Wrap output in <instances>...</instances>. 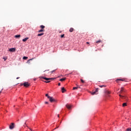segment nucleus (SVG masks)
Returning <instances> with one entry per match:
<instances>
[{"instance_id":"9b49d317","label":"nucleus","mask_w":131,"mask_h":131,"mask_svg":"<svg viewBox=\"0 0 131 131\" xmlns=\"http://www.w3.org/2000/svg\"><path fill=\"white\" fill-rule=\"evenodd\" d=\"M45 32V29H41L40 30H39L38 31V32L39 33H40V32Z\"/></svg>"},{"instance_id":"b1692460","label":"nucleus","mask_w":131,"mask_h":131,"mask_svg":"<svg viewBox=\"0 0 131 131\" xmlns=\"http://www.w3.org/2000/svg\"><path fill=\"white\" fill-rule=\"evenodd\" d=\"M122 106L123 107H125V106H126V103H123Z\"/></svg>"},{"instance_id":"39448f33","label":"nucleus","mask_w":131,"mask_h":131,"mask_svg":"<svg viewBox=\"0 0 131 131\" xmlns=\"http://www.w3.org/2000/svg\"><path fill=\"white\" fill-rule=\"evenodd\" d=\"M98 92H99V89L97 88L94 92H91V94L93 96H94V95H98Z\"/></svg>"},{"instance_id":"ea45409f","label":"nucleus","mask_w":131,"mask_h":131,"mask_svg":"<svg viewBox=\"0 0 131 131\" xmlns=\"http://www.w3.org/2000/svg\"><path fill=\"white\" fill-rule=\"evenodd\" d=\"M57 128H55L54 129H56Z\"/></svg>"},{"instance_id":"6e6552de","label":"nucleus","mask_w":131,"mask_h":131,"mask_svg":"<svg viewBox=\"0 0 131 131\" xmlns=\"http://www.w3.org/2000/svg\"><path fill=\"white\" fill-rule=\"evenodd\" d=\"M66 107L68 108V109H71V105L70 104H66Z\"/></svg>"},{"instance_id":"4468645a","label":"nucleus","mask_w":131,"mask_h":131,"mask_svg":"<svg viewBox=\"0 0 131 131\" xmlns=\"http://www.w3.org/2000/svg\"><path fill=\"white\" fill-rule=\"evenodd\" d=\"M74 30V29L73 28H71L70 29V30H69V31H70V32H73V31Z\"/></svg>"},{"instance_id":"7ed1b4c3","label":"nucleus","mask_w":131,"mask_h":131,"mask_svg":"<svg viewBox=\"0 0 131 131\" xmlns=\"http://www.w3.org/2000/svg\"><path fill=\"white\" fill-rule=\"evenodd\" d=\"M49 99L51 103H55L57 102V100L55 99L54 98H53V97H50Z\"/></svg>"},{"instance_id":"f3484780","label":"nucleus","mask_w":131,"mask_h":131,"mask_svg":"<svg viewBox=\"0 0 131 131\" xmlns=\"http://www.w3.org/2000/svg\"><path fill=\"white\" fill-rule=\"evenodd\" d=\"M3 60H4V61H6V60L8 59V57H3Z\"/></svg>"},{"instance_id":"aec40b11","label":"nucleus","mask_w":131,"mask_h":131,"mask_svg":"<svg viewBox=\"0 0 131 131\" xmlns=\"http://www.w3.org/2000/svg\"><path fill=\"white\" fill-rule=\"evenodd\" d=\"M23 59H24V60H27V59H28V57H26V56H24V57H23Z\"/></svg>"},{"instance_id":"2f4dec72","label":"nucleus","mask_w":131,"mask_h":131,"mask_svg":"<svg viewBox=\"0 0 131 131\" xmlns=\"http://www.w3.org/2000/svg\"><path fill=\"white\" fill-rule=\"evenodd\" d=\"M29 129H30L31 131H32V129L30 128H29Z\"/></svg>"},{"instance_id":"58836bf2","label":"nucleus","mask_w":131,"mask_h":131,"mask_svg":"<svg viewBox=\"0 0 131 131\" xmlns=\"http://www.w3.org/2000/svg\"><path fill=\"white\" fill-rule=\"evenodd\" d=\"M52 73H53V72H54V71H52V72H51Z\"/></svg>"},{"instance_id":"423d86ee","label":"nucleus","mask_w":131,"mask_h":131,"mask_svg":"<svg viewBox=\"0 0 131 131\" xmlns=\"http://www.w3.org/2000/svg\"><path fill=\"white\" fill-rule=\"evenodd\" d=\"M15 127V123H11V125L9 126L10 129H13Z\"/></svg>"},{"instance_id":"9d476101","label":"nucleus","mask_w":131,"mask_h":131,"mask_svg":"<svg viewBox=\"0 0 131 131\" xmlns=\"http://www.w3.org/2000/svg\"><path fill=\"white\" fill-rule=\"evenodd\" d=\"M61 92L62 93H65L66 92V89L64 87L61 88Z\"/></svg>"},{"instance_id":"f8f14e48","label":"nucleus","mask_w":131,"mask_h":131,"mask_svg":"<svg viewBox=\"0 0 131 131\" xmlns=\"http://www.w3.org/2000/svg\"><path fill=\"white\" fill-rule=\"evenodd\" d=\"M33 59H34V58H31V59L28 60L27 61V63L28 64H30V61H32V60H33Z\"/></svg>"},{"instance_id":"e433bc0d","label":"nucleus","mask_w":131,"mask_h":131,"mask_svg":"<svg viewBox=\"0 0 131 131\" xmlns=\"http://www.w3.org/2000/svg\"><path fill=\"white\" fill-rule=\"evenodd\" d=\"M57 117H59V115H57Z\"/></svg>"},{"instance_id":"f257e3e1","label":"nucleus","mask_w":131,"mask_h":131,"mask_svg":"<svg viewBox=\"0 0 131 131\" xmlns=\"http://www.w3.org/2000/svg\"><path fill=\"white\" fill-rule=\"evenodd\" d=\"M41 78H42L43 79H45V80L44 82H46V83H49V82H51V81L50 80H53V79H55V78H46V77H41Z\"/></svg>"},{"instance_id":"20e7f679","label":"nucleus","mask_w":131,"mask_h":131,"mask_svg":"<svg viewBox=\"0 0 131 131\" xmlns=\"http://www.w3.org/2000/svg\"><path fill=\"white\" fill-rule=\"evenodd\" d=\"M20 85H24V86H25V88H28V86H29L30 85V84H29L27 82H25L24 83H21Z\"/></svg>"},{"instance_id":"cd10ccee","label":"nucleus","mask_w":131,"mask_h":131,"mask_svg":"<svg viewBox=\"0 0 131 131\" xmlns=\"http://www.w3.org/2000/svg\"><path fill=\"white\" fill-rule=\"evenodd\" d=\"M106 93L107 95H109V94H110V91H107L106 92Z\"/></svg>"},{"instance_id":"f704fd0d","label":"nucleus","mask_w":131,"mask_h":131,"mask_svg":"<svg viewBox=\"0 0 131 131\" xmlns=\"http://www.w3.org/2000/svg\"><path fill=\"white\" fill-rule=\"evenodd\" d=\"M86 43H87V44H89V43H89V42H87Z\"/></svg>"},{"instance_id":"393cba45","label":"nucleus","mask_w":131,"mask_h":131,"mask_svg":"<svg viewBox=\"0 0 131 131\" xmlns=\"http://www.w3.org/2000/svg\"><path fill=\"white\" fill-rule=\"evenodd\" d=\"M80 81L82 83H84V81L83 79H81Z\"/></svg>"},{"instance_id":"c756f323","label":"nucleus","mask_w":131,"mask_h":131,"mask_svg":"<svg viewBox=\"0 0 131 131\" xmlns=\"http://www.w3.org/2000/svg\"><path fill=\"white\" fill-rule=\"evenodd\" d=\"M58 84L59 86H60V85H61V83H58Z\"/></svg>"},{"instance_id":"a211bd4d","label":"nucleus","mask_w":131,"mask_h":131,"mask_svg":"<svg viewBox=\"0 0 131 131\" xmlns=\"http://www.w3.org/2000/svg\"><path fill=\"white\" fill-rule=\"evenodd\" d=\"M40 27L41 28V29H43L46 27L43 25H41Z\"/></svg>"},{"instance_id":"7c9ffc66","label":"nucleus","mask_w":131,"mask_h":131,"mask_svg":"<svg viewBox=\"0 0 131 131\" xmlns=\"http://www.w3.org/2000/svg\"><path fill=\"white\" fill-rule=\"evenodd\" d=\"M45 104H49V102H48L46 101V102H45Z\"/></svg>"},{"instance_id":"ddd939ff","label":"nucleus","mask_w":131,"mask_h":131,"mask_svg":"<svg viewBox=\"0 0 131 131\" xmlns=\"http://www.w3.org/2000/svg\"><path fill=\"white\" fill-rule=\"evenodd\" d=\"M15 37L16 38H19V37H21V35H15Z\"/></svg>"},{"instance_id":"473e14b6","label":"nucleus","mask_w":131,"mask_h":131,"mask_svg":"<svg viewBox=\"0 0 131 131\" xmlns=\"http://www.w3.org/2000/svg\"><path fill=\"white\" fill-rule=\"evenodd\" d=\"M57 128H59V126L56 127Z\"/></svg>"},{"instance_id":"2eb2a0df","label":"nucleus","mask_w":131,"mask_h":131,"mask_svg":"<svg viewBox=\"0 0 131 131\" xmlns=\"http://www.w3.org/2000/svg\"><path fill=\"white\" fill-rule=\"evenodd\" d=\"M66 80V78H62L61 79H60L59 80L60 81H64V80Z\"/></svg>"},{"instance_id":"dca6fc26","label":"nucleus","mask_w":131,"mask_h":131,"mask_svg":"<svg viewBox=\"0 0 131 131\" xmlns=\"http://www.w3.org/2000/svg\"><path fill=\"white\" fill-rule=\"evenodd\" d=\"M43 34H45L43 33L38 34L37 36H41V35H43Z\"/></svg>"},{"instance_id":"412c9836","label":"nucleus","mask_w":131,"mask_h":131,"mask_svg":"<svg viewBox=\"0 0 131 131\" xmlns=\"http://www.w3.org/2000/svg\"><path fill=\"white\" fill-rule=\"evenodd\" d=\"M46 97H47L48 99L51 97V96H49V94H46Z\"/></svg>"},{"instance_id":"72a5a7b5","label":"nucleus","mask_w":131,"mask_h":131,"mask_svg":"<svg viewBox=\"0 0 131 131\" xmlns=\"http://www.w3.org/2000/svg\"><path fill=\"white\" fill-rule=\"evenodd\" d=\"M16 79H19V77L16 78Z\"/></svg>"},{"instance_id":"0eeeda50","label":"nucleus","mask_w":131,"mask_h":131,"mask_svg":"<svg viewBox=\"0 0 131 131\" xmlns=\"http://www.w3.org/2000/svg\"><path fill=\"white\" fill-rule=\"evenodd\" d=\"M15 51H16L15 48H10L9 49V52H15Z\"/></svg>"},{"instance_id":"a878e982","label":"nucleus","mask_w":131,"mask_h":131,"mask_svg":"<svg viewBox=\"0 0 131 131\" xmlns=\"http://www.w3.org/2000/svg\"><path fill=\"white\" fill-rule=\"evenodd\" d=\"M119 80H121L122 81H123V80H122L121 79H117V81H119Z\"/></svg>"},{"instance_id":"c85d7f7f","label":"nucleus","mask_w":131,"mask_h":131,"mask_svg":"<svg viewBox=\"0 0 131 131\" xmlns=\"http://www.w3.org/2000/svg\"><path fill=\"white\" fill-rule=\"evenodd\" d=\"M77 89H78V87H74L73 88V90H77Z\"/></svg>"},{"instance_id":"6ab92c4d","label":"nucleus","mask_w":131,"mask_h":131,"mask_svg":"<svg viewBox=\"0 0 131 131\" xmlns=\"http://www.w3.org/2000/svg\"><path fill=\"white\" fill-rule=\"evenodd\" d=\"M100 42H102V40H99L96 41V43H100Z\"/></svg>"},{"instance_id":"bb28decb","label":"nucleus","mask_w":131,"mask_h":131,"mask_svg":"<svg viewBox=\"0 0 131 131\" xmlns=\"http://www.w3.org/2000/svg\"><path fill=\"white\" fill-rule=\"evenodd\" d=\"M64 36H65V35H64V34L61 35V38H63V37H64Z\"/></svg>"},{"instance_id":"4be33fe9","label":"nucleus","mask_w":131,"mask_h":131,"mask_svg":"<svg viewBox=\"0 0 131 131\" xmlns=\"http://www.w3.org/2000/svg\"><path fill=\"white\" fill-rule=\"evenodd\" d=\"M126 131H131V128H127L126 129Z\"/></svg>"},{"instance_id":"1a4fd4ad","label":"nucleus","mask_w":131,"mask_h":131,"mask_svg":"<svg viewBox=\"0 0 131 131\" xmlns=\"http://www.w3.org/2000/svg\"><path fill=\"white\" fill-rule=\"evenodd\" d=\"M29 39V37H26L23 39V41L25 42Z\"/></svg>"},{"instance_id":"5701e85b","label":"nucleus","mask_w":131,"mask_h":131,"mask_svg":"<svg viewBox=\"0 0 131 131\" xmlns=\"http://www.w3.org/2000/svg\"><path fill=\"white\" fill-rule=\"evenodd\" d=\"M100 88H106V85H99Z\"/></svg>"},{"instance_id":"4c0bfd02","label":"nucleus","mask_w":131,"mask_h":131,"mask_svg":"<svg viewBox=\"0 0 131 131\" xmlns=\"http://www.w3.org/2000/svg\"><path fill=\"white\" fill-rule=\"evenodd\" d=\"M25 125H26V122L25 123Z\"/></svg>"},{"instance_id":"c9c22d12","label":"nucleus","mask_w":131,"mask_h":131,"mask_svg":"<svg viewBox=\"0 0 131 131\" xmlns=\"http://www.w3.org/2000/svg\"><path fill=\"white\" fill-rule=\"evenodd\" d=\"M2 91H0V94H2Z\"/></svg>"},{"instance_id":"f03ea898","label":"nucleus","mask_w":131,"mask_h":131,"mask_svg":"<svg viewBox=\"0 0 131 131\" xmlns=\"http://www.w3.org/2000/svg\"><path fill=\"white\" fill-rule=\"evenodd\" d=\"M123 92V88H122L121 89L120 91L119 92V97H120V98H122V99H125V100H126V96H122L120 94H122V92Z\"/></svg>"}]
</instances>
